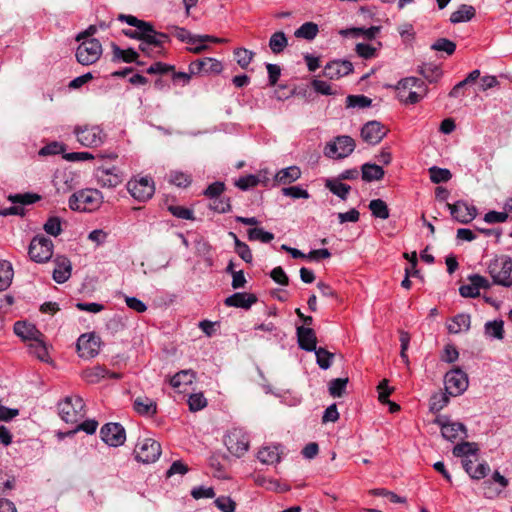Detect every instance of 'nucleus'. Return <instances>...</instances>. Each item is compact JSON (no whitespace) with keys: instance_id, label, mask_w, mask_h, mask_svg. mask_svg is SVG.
I'll return each instance as SVG.
<instances>
[{"instance_id":"1","label":"nucleus","mask_w":512,"mask_h":512,"mask_svg":"<svg viewBox=\"0 0 512 512\" xmlns=\"http://www.w3.org/2000/svg\"><path fill=\"white\" fill-rule=\"evenodd\" d=\"M396 90L398 99L405 104H416L427 94L426 85L416 77L401 79Z\"/></svg>"},{"instance_id":"2","label":"nucleus","mask_w":512,"mask_h":512,"mask_svg":"<svg viewBox=\"0 0 512 512\" xmlns=\"http://www.w3.org/2000/svg\"><path fill=\"white\" fill-rule=\"evenodd\" d=\"M102 193L97 189H83L73 193L69 198V207L74 211L92 212L100 207Z\"/></svg>"},{"instance_id":"3","label":"nucleus","mask_w":512,"mask_h":512,"mask_svg":"<svg viewBox=\"0 0 512 512\" xmlns=\"http://www.w3.org/2000/svg\"><path fill=\"white\" fill-rule=\"evenodd\" d=\"M488 273L493 280V284L503 287L512 286V258L502 255L491 260L488 264Z\"/></svg>"},{"instance_id":"4","label":"nucleus","mask_w":512,"mask_h":512,"mask_svg":"<svg viewBox=\"0 0 512 512\" xmlns=\"http://www.w3.org/2000/svg\"><path fill=\"white\" fill-rule=\"evenodd\" d=\"M84 407L80 396H67L58 403L59 416L66 423L75 424L84 417Z\"/></svg>"},{"instance_id":"5","label":"nucleus","mask_w":512,"mask_h":512,"mask_svg":"<svg viewBox=\"0 0 512 512\" xmlns=\"http://www.w3.org/2000/svg\"><path fill=\"white\" fill-rule=\"evenodd\" d=\"M444 384L449 396H459L468 388V375L462 369L454 368L445 374Z\"/></svg>"},{"instance_id":"6","label":"nucleus","mask_w":512,"mask_h":512,"mask_svg":"<svg viewBox=\"0 0 512 512\" xmlns=\"http://www.w3.org/2000/svg\"><path fill=\"white\" fill-rule=\"evenodd\" d=\"M135 459L142 463H153L161 455V445L152 438L140 439L134 449Z\"/></svg>"},{"instance_id":"7","label":"nucleus","mask_w":512,"mask_h":512,"mask_svg":"<svg viewBox=\"0 0 512 512\" xmlns=\"http://www.w3.org/2000/svg\"><path fill=\"white\" fill-rule=\"evenodd\" d=\"M127 190L135 200L146 202L154 195L155 186L151 177L144 176L129 180Z\"/></svg>"},{"instance_id":"8","label":"nucleus","mask_w":512,"mask_h":512,"mask_svg":"<svg viewBox=\"0 0 512 512\" xmlns=\"http://www.w3.org/2000/svg\"><path fill=\"white\" fill-rule=\"evenodd\" d=\"M224 444L231 454L241 457L249 449V437L242 429L233 428L225 435Z\"/></svg>"},{"instance_id":"9","label":"nucleus","mask_w":512,"mask_h":512,"mask_svg":"<svg viewBox=\"0 0 512 512\" xmlns=\"http://www.w3.org/2000/svg\"><path fill=\"white\" fill-rule=\"evenodd\" d=\"M102 54V45L95 38L86 39L80 43L76 50V59L82 65L95 63Z\"/></svg>"},{"instance_id":"10","label":"nucleus","mask_w":512,"mask_h":512,"mask_svg":"<svg viewBox=\"0 0 512 512\" xmlns=\"http://www.w3.org/2000/svg\"><path fill=\"white\" fill-rule=\"evenodd\" d=\"M355 149V141L347 135L338 136L334 141L328 143L324 149L327 157L342 159L348 157Z\"/></svg>"},{"instance_id":"11","label":"nucleus","mask_w":512,"mask_h":512,"mask_svg":"<svg viewBox=\"0 0 512 512\" xmlns=\"http://www.w3.org/2000/svg\"><path fill=\"white\" fill-rule=\"evenodd\" d=\"M28 254L31 260L38 263L50 260L53 254L52 240L44 236H35L30 242Z\"/></svg>"},{"instance_id":"12","label":"nucleus","mask_w":512,"mask_h":512,"mask_svg":"<svg viewBox=\"0 0 512 512\" xmlns=\"http://www.w3.org/2000/svg\"><path fill=\"white\" fill-rule=\"evenodd\" d=\"M77 140L86 147H98L103 141L105 134L99 126H83L75 128Z\"/></svg>"},{"instance_id":"13","label":"nucleus","mask_w":512,"mask_h":512,"mask_svg":"<svg viewBox=\"0 0 512 512\" xmlns=\"http://www.w3.org/2000/svg\"><path fill=\"white\" fill-rule=\"evenodd\" d=\"M77 353L83 359H91L99 354L100 338L95 333L82 334L77 340Z\"/></svg>"},{"instance_id":"14","label":"nucleus","mask_w":512,"mask_h":512,"mask_svg":"<svg viewBox=\"0 0 512 512\" xmlns=\"http://www.w3.org/2000/svg\"><path fill=\"white\" fill-rule=\"evenodd\" d=\"M435 423L440 426L442 436L450 442L467 437L466 426L460 422H451L441 416L435 419Z\"/></svg>"},{"instance_id":"15","label":"nucleus","mask_w":512,"mask_h":512,"mask_svg":"<svg viewBox=\"0 0 512 512\" xmlns=\"http://www.w3.org/2000/svg\"><path fill=\"white\" fill-rule=\"evenodd\" d=\"M101 439L112 447H118L125 442L126 433L119 423H107L100 430Z\"/></svg>"},{"instance_id":"16","label":"nucleus","mask_w":512,"mask_h":512,"mask_svg":"<svg viewBox=\"0 0 512 512\" xmlns=\"http://www.w3.org/2000/svg\"><path fill=\"white\" fill-rule=\"evenodd\" d=\"M95 177L97 183L103 188H114L123 181L122 173L115 166L98 167L95 170Z\"/></svg>"},{"instance_id":"17","label":"nucleus","mask_w":512,"mask_h":512,"mask_svg":"<svg viewBox=\"0 0 512 512\" xmlns=\"http://www.w3.org/2000/svg\"><path fill=\"white\" fill-rule=\"evenodd\" d=\"M452 217L462 223L468 224L477 216V209L464 201H457L454 204H447Z\"/></svg>"},{"instance_id":"18","label":"nucleus","mask_w":512,"mask_h":512,"mask_svg":"<svg viewBox=\"0 0 512 512\" xmlns=\"http://www.w3.org/2000/svg\"><path fill=\"white\" fill-rule=\"evenodd\" d=\"M386 128L378 121L367 122L361 129L362 139L371 145H376L386 136Z\"/></svg>"},{"instance_id":"19","label":"nucleus","mask_w":512,"mask_h":512,"mask_svg":"<svg viewBox=\"0 0 512 512\" xmlns=\"http://www.w3.org/2000/svg\"><path fill=\"white\" fill-rule=\"evenodd\" d=\"M191 74H201V73H215L219 74L222 69V63L217 59L206 57L203 59H198L189 64L188 67Z\"/></svg>"},{"instance_id":"20","label":"nucleus","mask_w":512,"mask_h":512,"mask_svg":"<svg viewBox=\"0 0 512 512\" xmlns=\"http://www.w3.org/2000/svg\"><path fill=\"white\" fill-rule=\"evenodd\" d=\"M353 71V64L348 60H334L324 67V76L330 79H339Z\"/></svg>"},{"instance_id":"21","label":"nucleus","mask_w":512,"mask_h":512,"mask_svg":"<svg viewBox=\"0 0 512 512\" xmlns=\"http://www.w3.org/2000/svg\"><path fill=\"white\" fill-rule=\"evenodd\" d=\"M258 301V298L253 293L236 292L228 296L224 300V304L227 307H235L242 309H249L253 304Z\"/></svg>"},{"instance_id":"22","label":"nucleus","mask_w":512,"mask_h":512,"mask_svg":"<svg viewBox=\"0 0 512 512\" xmlns=\"http://www.w3.org/2000/svg\"><path fill=\"white\" fill-rule=\"evenodd\" d=\"M298 345L301 349L312 352L317 348L316 333L312 328L299 326L296 330Z\"/></svg>"},{"instance_id":"23","label":"nucleus","mask_w":512,"mask_h":512,"mask_svg":"<svg viewBox=\"0 0 512 512\" xmlns=\"http://www.w3.org/2000/svg\"><path fill=\"white\" fill-rule=\"evenodd\" d=\"M139 50L148 57L160 54V41L157 39V31L152 27V32L147 33L139 44Z\"/></svg>"},{"instance_id":"24","label":"nucleus","mask_w":512,"mask_h":512,"mask_svg":"<svg viewBox=\"0 0 512 512\" xmlns=\"http://www.w3.org/2000/svg\"><path fill=\"white\" fill-rule=\"evenodd\" d=\"M14 332L17 336L29 342L37 340L39 337H43V333L40 332L35 325L21 321L14 324Z\"/></svg>"},{"instance_id":"25","label":"nucleus","mask_w":512,"mask_h":512,"mask_svg":"<svg viewBox=\"0 0 512 512\" xmlns=\"http://www.w3.org/2000/svg\"><path fill=\"white\" fill-rule=\"evenodd\" d=\"M71 262L66 257H58L55 260V268L53 270V279L55 282L62 284L71 276Z\"/></svg>"},{"instance_id":"26","label":"nucleus","mask_w":512,"mask_h":512,"mask_svg":"<svg viewBox=\"0 0 512 512\" xmlns=\"http://www.w3.org/2000/svg\"><path fill=\"white\" fill-rule=\"evenodd\" d=\"M112 61L119 62L123 61L125 63H133L135 62L138 65H142L143 63L138 61L139 54L133 48L121 49L116 44H112Z\"/></svg>"},{"instance_id":"27","label":"nucleus","mask_w":512,"mask_h":512,"mask_svg":"<svg viewBox=\"0 0 512 512\" xmlns=\"http://www.w3.org/2000/svg\"><path fill=\"white\" fill-rule=\"evenodd\" d=\"M133 407L141 416L152 417L157 414V403L146 396H138L134 400Z\"/></svg>"},{"instance_id":"28","label":"nucleus","mask_w":512,"mask_h":512,"mask_svg":"<svg viewBox=\"0 0 512 512\" xmlns=\"http://www.w3.org/2000/svg\"><path fill=\"white\" fill-rule=\"evenodd\" d=\"M471 326V317L469 314L460 313L451 319V323L447 325L448 332L458 334L462 331H468Z\"/></svg>"},{"instance_id":"29","label":"nucleus","mask_w":512,"mask_h":512,"mask_svg":"<svg viewBox=\"0 0 512 512\" xmlns=\"http://www.w3.org/2000/svg\"><path fill=\"white\" fill-rule=\"evenodd\" d=\"M492 479L494 482L498 483L500 488H493V483L490 480L483 482V490L484 496L487 498H493L495 495L499 494L502 489H504L508 485V480L502 476L498 471H495Z\"/></svg>"},{"instance_id":"30","label":"nucleus","mask_w":512,"mask_h":512,"mask_svg":"<svg viewBox=\"0 0 512 512\" xmlns=\"http://www.w3.org/2000/svg\"><path fill=\"white\" fill-rule=\"evenodd\" d=\"M257 458L263 464L273 465L280 462L279 446H263L257 453Z\"/></svg>"},{"instance_id":"31","label":"nucleus","mask_w":512,"mask_h":512,"mask_svg":"<svg viewBox=\"0 0 512 512\" xmlns=\"http://www.w3.org/2000/svg\"><path fill=\"white\" fill-rule=\"evenodd\" d=\"M380 27L379 26H371L369 28H362V27H354L349 28L345 30H341L340 34L343 36H352V37H363L367 40H372L376 37V35L379 33Z\"/></svg>"},{"instance_id":"32","label":"nucleus","mask_w":512,"mask_h":512,"mask_svg":"<svg viewBox=\"0 0 512 512\" xmlns=\"http://www.w3.org/2000/svg\"><path fill=\"white\" fill-rule=\"evenodd\" d=\"M301 176V170L297 166H290L278 171L275 175V182L278 184H290L298 180Z\"/></svg>"},{"instance_id":"33","label":"nucleus","mask_w":512,"mask_h":512,"mask_svg":"<svg viewBox=\"0 0 512 512\" xmlns=\"http://www.w3.org/2000/svg\"><path fill=\"white\" fill-rule=\"evenodd\" d=\"M362 179L365 182L381 180L384 177V170L377 164L365 163L361 167Z\"/></svg>"},{"instance_id":"34","label":"nucleus","mask_w":512,"mask_h":512,"mask_svg":"<svg viewBox=\"0 0 512 512\" xmlns=\"http://www.w3.org/2000/svg\"><path fill=\"white\" fill-rule=\"evenodd\" d=\"M476 14L475 8L471 5L462 4L457 10L451 13L450 21L453 24L470 21Z\"/></svg>"},{"instance_id":"35","label":"nucleus","mask_w":512,"mask_h":512,"mask_svg":"<svg viewBox=\"0 0 512 512\" xmlns=\"http://www.w3.org/2000/svg\"><path fill=\"white\" fill-rule=\"evenodd\" d=\"M325 187L329 189L334 195L338 196L342 200H346L349 192L351 190V186L343 183L338 178L336 179H327L325 182Z\"/></svg>"},{"instance_id":"36","label":"nucleus","mask_w":512,"mask_h":512,"mask_svg":"<svg viewBox=\"0 0 512 512\" xmlns=\"http://www.w3.org/2000/svg\"><path fill=\"white\" fill-rule=\"evenodd\" d=\"M29 353L34 355L37 359L47 362L49 359V353L45 344V336L33 340L28 345Z\"/></svg>"},{"instance_id":"37","label":"nucleus","mask_w":512,"mask_h":512,"mask_svg":"<svg viewBox=\"0 0 512 512\" xmlns=\"http://www.w3.org/2000/svg\"><path fill=\"white\" fill-rule=\"evenodd\" d=\"M484 333L488 338L503 340L505 334L503 320L486 322L484 326Z\"/></svg>"},{"instance_id":"38","label":"nucleus","mask_w":512,"mask_h":512,"mask_svg":"<svg viewBox=\"0 0 512 512\" xmlns=\"http://www.w3.org/2000/svg\"><path fill=\"white\" fill-rule=\"evenodd\" d=\"M164 205L167 210L176 218L182 220H194V211L192 209L186 208L184 206L176 205L169 202V199L166 198Z\"/></svg>"},{"instance_id":"39","label":"nucleus","mask_w":512,"mask_h":512,"mask_svg":"<svg viewBox=\"0 0 512 512\" xmlns=\"http://www.w3.org/2000/svg\"><path fill=\"white\" fill-rule=\"evenodd\" d=\"M478 451L479 447L477 443L464 441L455 445L452 453L455 457H462L464 459H468V456L476 455Z\"/></svg>"},{"instance_id":"40","label":"nucleus","mask_w":512,"mask_h":512,"mask_svg":"<svg viewBox=\"0 0 512 512\" xmlns=\"http://www.w3.org/2000/svg\"><path fill=\"white\" fill-rule=\"evenodd\" d=\"M288 45V39L284 32L277 31L269 39V48L274 54H280Z\"/></svg>"},{"instance_id":"41","label":"nucleus","mask_w":512,"mask_h":512,"mask_svg":"<svg viewBox=\"0 0 512 512\" xmlns=\"http://www.w3.org/2000/svg\"><path fill=\"white\" fill-rule=\"evenodd\" d=\"M418 72L430 83L436 82L442 76L441 68L432 63H425L418 67Z\"/></svg>"},{"instance_id":"42","label":"nucleus","mask_w":512,"mask_h":512,"mask_svg":"<svg viewBox=\"0 0 512 512\" xmlns=\"http://www.w3.org/2000/svg\"><path fill=\"white\" fill-rule=\"evenodd\" d=\"M108 374L109 371L105 367L95 366L83 371V378L88 383H97L101 379L106 378Z\"/></svg>"},{"instance_id":"43","label":"nucleus","mask_w":512,"mask_h":512,"mask_svg":"<svg viewBox=\"0 0 512 512\" xmlns=\"http://www.w3.org/2000/svg\"><path fill=\"white\" fill-rule=\"evenodd\" d=\"M13 279V269L9 262L0 261V291L6 290Z\"/></svg>"},{"instance_id":"44","label":"nucleus","mask_w":512,"mask_h":512,"mask_svg":"<svg viewBox=\"0 0 512 512\" xmlns=\"http://www.w3.org/2000/svg\"><path fill=\"white\" fill-rule=\"evenodd\" d=\"M369 209L372 215L376 218L387 219L389 218V208L385 201L382 199H373L369 203Z\"/></svg>"},{"instance_id":"45","label":"nucleus","mask_w":512,"mask_h":512,"mask_svg":"<svg viewBox=\"0 0 512 512\" xmlns=\"http://www.w3.org/2000/svg\"><path fill=\"white\" fill-rule=\"evenodd\" d=\"M318 26L313 22L302 24L294 33L295 37L313 40L318 34Z\"/></svg>"},{"instance_id":"46","label":"nucleus","mask_w":512,"mask_h":512,"mask_svg":"<svg viewBox=\"0 0 512 512\" xmlns=\"http://www.w3.org/2000/svg\"><path fill=\"white\" fill-rule=\"evenodd\" d=\"M247 238L249 241H259L261 243H269L274 239V234L254 227L247 230Z\"/></svg>"},{"instance_id":"47","label":"nucleus","mask_w":512,"mask_h":512,"mask_svg":"<svg viewBox=\"0 0 512 512\" xmlns=\"http://www.w3.org/2000/svg\"><path fill=\"white\" fill-rule=\"evenodd\" d=\"M234 56L236 58L237 64L242 69H246L253 60L254 52L246 48H236L234 50Z\"/></svg>"},{"instance_id":"48","label":"nucleus","mask_w":512,"mask_h":512,"mask_svg":"<svg viewBox=\"0 0 512 512\" xmlns=\"http://www.w3.org/2000/svg\"><path fill=\"white\" fill-rule=\"evenodd\" d=\"M313 351L316 354V361L319 367L324 370L328 369L332 364L334 354L322 347L316 348Z\"/></svg>"},{"instance_id":"49","label":"nucleus","mask_w":512,"mask_h":512,"mask_svg":"<svg viewBox=\"0 0 512 512\" xmlns=\"http://www.w3.org/2000/svg\"><path fill=\"white\" fill-rule=\"evenodd\" d=\"M429 174L430 180L435 184L447 182L452 177V174L448 169L439 168L436 166H433L429 169Z\"/></svg>"},{"instance_id":"50","label":"nucleus","mask_w":512,"mask_h":512,"mask_svg":"<svg viewBox=\"0 0 512 512\" xmlns=\"http://www.w3.org/2000/svg\"><path fill=\"white\" fill-rule=\"evenodd\" d=\"M170 29L172 30V35H174L179 41L190 45L197 44V36L192 35L186 28L172 26Z\"/></svg>"},{"instance_id":"51","label":"nucleus","mask_w":512,"mask_h":512,"mask_svg":"<svg viewBox=\"0 0 512 512\" xmlns=\"http://www.w3.org/2000/svg\"><path fill=\"white\" fill-rule=\"evenodd\" d=\"M169 182L177 187L186 188L191 184L192 179L189 174L180 171H172L169 174Z\"/></svg>"},{"instance_id":"52","label":"nucleus","mask_w":512,"mask_h":512,"mask_svg":"<svg viewBox=\"0 0 512 512\" xmlns=\"http://www.w3.org/2000/svg\"><path fill=\"white\" fill-rule=\"evenodd\" d=\"M260 182L258 176L249 174L246 176H242L234 182V185L242 191H247L255 186H257Z\"/></svg>"},{"instance_id":"53","label":"nucleus","mask_w":512,"mask_h":512,"mask_svg":"<svg viewBox=\"0 0 512 512\" xmlns=\"http://www.w3.org/2000/svg\"><path fill=\"white\" fill-rule=\"evenodd\" d=\"M372 100L365 95H349L346 98V105L349 108H366L371 106Z\"/></svg>"},{"instance_id":"54","label":"nucleus","mask_w":512,"mask_h":512,"mask_svg":"<svg viewBox=\"0 0 512 512\" xmlns=\"http://www.w3.org/2000/svg\"><path fill=\"white\" fill-rule=\"evenodd\" d=\"M8 199L13 204H20L21 206H23V205L35 203L36 201L40 200V196L35 193H24V194L10 195L8 197Z\"/></svg>"},{"instance_id":"55","label":"nucleus","mask_w":512,"mask_h":512,"mask_svg":"<svg viewBox=\"0 0 512 512\" xmlns=\"http://www.w3.org/2000/svg\"><path fill=\"white\" fill-rule=\"evenodd\" d=\"M348 378H336L329 383V393L333 397H341L346 389Z\"/></svg>"},{"instance_id":"56","label":"nucleus","mask_w":512,"mask_h":512,"mask_svg":"<svg viewBox=\"0 0 512 512\" xmlns=\"http://www.w3.org/2000/svg\"><path fill=\"white\" fill-rule=\"evenodd\" d=\"M449 403V395L447 393H438L431 397L430 411L437 413L441 411Z\"/></svg>"},{"instance_id":"57","label":"nucleus","mask_w":512,"mask_h":512,"mask_svg":"<svg viewBox=\"0 0 512 512\" xmlns=\"http://www.w3.org/2000/svg\"><path fill=\"white\" fill-rule=\"evenodd\" d=\"M431 49L452 55L456 50V44L447 38H439L431 45Z\"/></svg>"},{"instance_id":"58","label":"nucleus","mask_w":512,"mask_h":512,"mask_svg":"<svg viewBox=\"0 0 512 512\" xmlns=\"http://www.w3.org/2000/svg\"><path fill=\"white\" fill-rule=\"evenodd\" d=\"M194 378L193 373L188 370H183L176 373L171 379L170 384L174 388H179L183 384H190Z\"/></svg>"},{"instance_id":"59","label":"nucleus","mask_w":512,"mask_h":512,"mask_svg":"<svg viewBox=\"0 0 512 512\" xmlns=\"http://www.w3.org/2000/svg\"><path fill=\"white\" fill-rule=\"evenodd\" d=\"M188 405L191 411H200L207 406V399L202 393H194L189 396Z\"/></svg>"},{"instance_id":"60","label":"nucleus","mask_w":512,"mask_h":512,"mask_svg":"<svg viewBox=\"0 0 512 512\" xmlns=\"http://www.w3.org/2000/svg\"><path fill=\"white\" fill-rule=\"evenodd\" d=\"M234 249L235 252L243 261H245L246 263L252 262L253 255L251 249L245 242H242L240 239H236V245Z\"/></svg>"},{"instance_id":"61","label":"nucleus","mask_w":512,"mask_h":512,"mask_svg":"<svg viewBox=\"0 0 512 512\" xmlns=\"http://www.w3.org/2000/svg\"><path fill=\"white\" fill-rule=\"evenodd\" d=\"M355 52L359 57L363 59H371L377 55V49L367 43L356 44Z\"/></svg>"},{"instance_id":"62","label":"nucleus","mask_w":512,"mask_h":512,"mask_svg":"<svg viewBox=\"0 0 512 512\" xmlns=\"http://www.w3.org/2000/svg\"><path fill=\"white\" fill-rule=\"evenodd\" d=\"M44 230L47 234L57 237L62 232L61 220L58 217H50L44 224Z\"/></svg>"},{"instance_id":"63","label":"nucleus","mask_w":512,"mask_h":512,"mask_svg":"<svg viewBox=\"0 0 512 512\" xmlns=\"http://www.w3.org/2000/svg\"><path fill=\"white\" fill-rule=\"evenodd\" d=\"M225 191V184L221 181H216L210 184L203 192V194L209 199H214L220 197V195Z\"/></svg>"},{"instance_id":"64","label":"nucleus","mask_w":512,"mask_h":512,"mask_svg":"<svg viewBox=\"0 0 512 512\" xmlns=\"http://www.w3.org/2000/svg\"><path fill=\"white\" fill-rule=\"evenodd\" d=\"M216 507L222 512H234L235 502L230 497H219L215 500Z\"/></svg>"}]
</instances>
